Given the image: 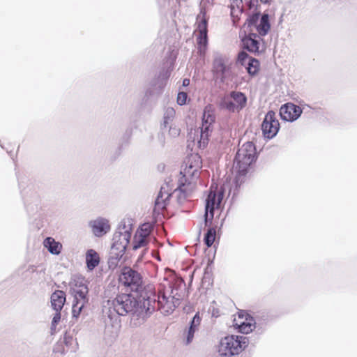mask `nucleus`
Wrapping results in <instances>:
<instances>
[{
  "label": "nucleus",
  "mask_w": 357,
  "mask_h": 357,
  "mask_svg": "<svg viewBox=\"0 0 357 357\" xmlns=\"http://www.w3.org/2000/svg\"><path fill=\"white\" fill-rule=\"evenodd\" d=\"M202 167V158L198 154H190L188 156L185 167L179 174L178 186L174 191L178 202L185 201L196 190Z\"/></svg>",
  "instance_id": "nucleus-1"
},
{
  "label": "nucleus",
  "mask_w": 357,
  "mask_h": 357,
  "mask_svg": "<svg viewBox=\"0 0 357 357\" xmlns=\"http://www.w3.org/2000/svg\"><path fill=\"white\" fill-rule=\"evenodd\" d=\"M141 296L143 298V307L150 312L158 310L163 314H169L179 304V298H175L174 296H167L165 293L161 291L156 294L152 286L145 287Z\"/></svg>",
  "instance_id": "nucleus-2"
},
{
  "label": "nucleus",
  "mask_w": 357,
  "mask_h": 357,
  "mask_svg": "<svg viewBox=\"0 0 357 357\" xmlns=\"http://www.w3.org/2000/svg\"><path fill=\"white\" fill-rule=\"evenodd\" d=\"M256 158V147L252 142L244 143L238 149L233 166L234 182L236 186H240L245 181L249 167Z\"/></svg>",
  "instance_id": "nucleus-3"
},
{
  "label": "nucleus",
  "mask_w": 357,
  "mask_h": 357,
  "mask_svg": "<svg viewBox=\"0 0 357 357\" xmlns=\"http://www.w3.org/2000/svg\"><path fill=\"white\" fill-rule=\"evenodd\" d=\"M137 305L136 298L130 294H121L113 300H108L103 306V312L108 314L111 319L114 317L116 319L119 316L126 315L133 311Z\"/></svg>",
  "instance_id": "nucleus-4"
},
{
  "label": "nucleus",
  "mask_w": 357,
  "mask_h": 357,
  "mask_svg": "<svg viewBox=\"0 0 357 357\" xmlns=\"http://www.w3.org/2000/svg\"><path fill=\"white\" fill-rule=\"evenodd\" d=\"M119 286L130 291H137L142 285V276L130 266H123L118 277Z\"/></svg>",
  "instance_id": "nucleus-5"
},
{
  "label": "nucleus",
  "mask_w": 357,
  "mask_h": 357,
  "mask_svg": "<svg viewBox=\"0 0 357 357\" xmlns=\"http://www.w3.org/2000/svg\"><path fill=\"white\" fill-rule=\"evenodd\" d=\"M247 345V337L238 335H229L222 339L220 342V351L225 355H235L241 352Z\"/></svg>",
  "instance_id": "nucleus-6"
},
{
  "label": "nucleus",
  "mask_w": 357,
  "mask_h": 357,
  "mask_svg": "<svg viewBox=\"0 0 357 357\" xmlns=\"http://www.w3.org/2000/svg\"><path fill=\"white\" fill-rule=\"evenodd\" d=\"M224 197V191L222 188L218 189L217 186H211L207 198L206 199L205 222L212 220L214 215V210L220 207L221 202Z\"/></svg>",
  "instance_id": "nucleus-7"
},
{
  "label": "nucleus",
  "mask_w": 357,
  "mask_h": 357,
  "mask_svg": "<svg viewBox=\"0 0 357 357\" xmlns=\"http://www.w3.org/2000/svg\"><path fill=\"white\" fill-rule=\"evenodd\" d=\"M247 104L246 96L240 91H231L229 95L225 96L221 101L222 108L229 112H239Z\"/></svg>",
  "instance_id": "nucleus-8"
},
{
  "label": "nucleus",
  "mask_w": 357,
  "mask_h": 357,
  "mask_svg": "<svg viewBox=\"0 0 357 357\" xmlns=\"http://www.w3.org/2000/svg\"><path fill=\"white\" fill-rule=\"evenodd\" d=\"M153 230V226L149 222L142 224L136 231L132 243L133 250H137L142 248L145 253L148 250V245L151 241V233Z\"/></svg>",
  "instance_id": "nucleus-9"
},
{
  "label": "nucleus",
  "mask_w": 357,
  "mask_h": 357,
  "mask_svg": "<svg viewBox=\"0 0 357 357\" xmlns=\"http://www.w3.org/2000/svg\"><path fill=\"white\" fill-rule=\"evenodd\" d=\"M195 35L198 50L200 54H204L208 45V22L204 16L198 19Z\"/></svg>",
  "instance_id": "nucleus-10"
},
{
  "label": "nucleus",
  "mask_w": 357,
  "mask_h": 357,
  "mask_svg": "<svg viewBox=\"0 0 357 357\" xmlns=\"http://www.w3.org/2000/svg\"><path fill=\"white\" fill-rule=\"evenodd\" d=\"M233 326L242 333L248 334L255 328V321L252 317L243 311L238 312L233 321Z\"/></svg>",
  "instance_id": "nucleus-11"
},
{
  "label": "nucleus",
  "mask_w": 357,
  "mask_h": 357,
  "mask_svg": "<svg viewBox=\"0 0 357 357\" xmlns=\"http://www.w3.org/2000/svg\"><path fill=\"white\" fill-rule=\"evenodd\" d=\"M280 128V123L276 118L275 113L269 111L265 116L261 124L264 135L267 138H273L276 135Z\"/></svg>",
  "instance_id": "nucleus-12"
},
{
  "label": "nucleus",
  "mask_w": 357,
  "mask_h": 357,
  "mask_svg": "<svg viewBox=\"0 0 357 357\" xmlns=\"http://www.w3.org/2000/svg\"><path fill=\"white\" fill-rule=\"evenodd\" d=\"M172 194L169 192L168 185L165 184L160 188V190L156 197L155 202V206L153 208V213L155 215H164V211L166 209V206L169 204V197Z\"/></svg>",
  "instance_id": "nucleus-13"
},
{
  "label": "nucleus",
  "mask_w": 357,
  "mask_h": 357,
  "mask_svg": "<svg viewBox=\"0 0 357 357\" xmlns=\"http://www.w3.org/2000/svg\"><path fill=\"white\" fill-rule=\"evenodd\" d=\"M302 112L301 107L291 102H287L281 106L280 115L285 121H294L301 116Z\"/></svg>",
  "instance_id": "nucleus-14"
},
{
  "label": "nucleus",
  "mask_w": 357,
  "mask_h": 357,
  "mask_svg": "<svg viewBox=\"0 0 357 357\" xmlns=\"http://www.w3.org/2000/svg\"><path fill=\"white\" fill-rule=\"evenodd\" d=\"M214 111L211 105H207L204 110L203 123L201 131V139H207L210 126L215 122Z\"/></svg>",
  "instance_id": "nucleus-15"
},
{
  "label": "nucleus",
  "mask_w": 357,
  "mask_h": 357,
  "mask_svg": "<svg viewBox=\"0 0 357 357\" xmlns=\"http://www.w3.org/2000/svg\"><path fill=\"white\" fill-rule=\"evenodd\" d=\"M261 38L256 33H250L242 39L243 48L252 53H259L260 50Z\"/></svg>",
  "instance_id": "nucleus-16"
},
{
  "label": "nucleus",
  "mask_w": 357,
  "mask_h": 357,
  "mask_svg": "<svg viewBox=\"0 0 357 357\" xmlns=\"http://www.w3.org/2000/svg\"><path fill=\"white\" fill-rule=\"evenodd\" d=\"M90 226L93 234L98 237L104 236L110 230L109 221L102 218L91 221Z\"/></svg>",
  "instance_id": "nucleus-17"
},
{
  "label": "nucleus",
  "mask_w": 357,
  "mask_h": 357,
  "mask_svg": "<svg viewBox=\"0 0 357 357\" xmlns=\"http://www.w3.org/2000/svg\"><path fill=\"white\" fill-rule=\"evenodd\" d=\"M124 255V251H121V250H119L116 247L112 245L109 251V256L107 260L109 268L112 270L116 268Z\"/></svg>",
  "instance_id": "nucleus-18"
},
{
  "label": "nucleus",
  "mask_w": 357,
  "mask_h": 357,
  "mask_svg": "<svg viewBox=\"0 0 357 357\" xmlns=\"http://www.w3.org/2000/svg\"><path fill=\"white\" fill-rule=\"evenodd\" d=\"M66 302V294L61 290L55 291L51 296V304L56 312H61Z\"/></svg>",
  "instance_id": "nucleus-19"
},
{
  "label": "nucleus",
  "mask_w": 357,
  "mask_h": 357,
  "mask_svg": "<svg viewBox=\"0 0 357 357\" xmlns=\"http://www.w3.org/2000/svg\"><path fill=\"white\" fill-rule=\"evenodd\" d=\"M129 242L130 235L126 233L120 232L114 234L113 237V243L112 245L126 252Z\"/></svg>",
  "instance_id": "nucleus-20"
},
{
  "label": "nucleus",
  "mask_w": 357,
  "mask_h": 357,
  "mask_svg": "<svg viewBox=\"0 0 357 357\" xmlns=\"http://www.w3.org/2000/svg\"><path fill=\"white\" fill-rule=\"evenodd\" d=\"M100 261V256L96 250L93 249L87 250L86 253V262L89 270H93L99 265Z\"/></svg>",
  "instance_id": "nucleus-21"
},
{
  "label": "nucleus",
  "mask_w": 357,
  "mask_h": 357,
  "mask_svg": "<svg viewBox=\"0 0 357 357\" xmlns=\"http://www.w3.org/2000/svg\"><path fill=\"white\" fill-rule=\"evenodd\" d=\"M43 245L53 255H59L61 252L62 245L52 237H47L44 240Z\"/></svg>",
  "instance_id": "nucleus-22"
},
{
  "label": "nucleus",
  "mask_w": 357,
  "mask_h": 357,
  "mask_svg": "<svg viewBox=\"0 0 357 357\" xmlns=\"http://www.w3.org/2000/svg\"><path fill=\"white\" fill-rule=\"evenodd\" d=\"M201 323V317L199 314V312H197L193 317L191 325L189 328V330L187 333V339H186V343L189 344L191 342V341L193 339L194 333L195 331L197 329L198 326H199Z\"/></svg>",
  "instance_id": "nucleus-23"
},
{
  "label": "nucleus",
  "mask_w": 357,
  "mask_h": 357,
  "mask_svg": "<svg viewBox=\"0 0 357 357\" xmlns=\"http://www.w3.org/2000/svg\"><path fill=\"white\" fill-rule=\"evenodd\" d=\"M269 29L270 24L268 22V17L267 15H264L260 20L259 24L257 26V30L259 35L265 36Z\"/></svg>",
  "instance_id": "nucleus-24"
},
{
  "label": "nucleus",
  "mask_w": 357,
  "mask_h": 357,
  "mask_svg": "<svg viewBox=\"0 0 357 357\" xmlns=\"http://www.w3.org/2000/svg\"><path fill=\"white\" fill-rule=\"evenodd\" d=\"M73 292L75 301L84 300L87 302L86 294L88 293V288L86 285L82 284L74 288Z\"/></svg>",
  "instance_id": "nucleus-25"
},
{
  "label": "nucleus",
  "mask_w": 357,
  "mask_h": 357,
  "mask_svg": "<svg viewBox=\"0 0 357 357\" xmlns=\"http://www.w3.org/2000/svg\"><path fill=\"white\" fill-rule=\"evenodd\" d=\"M245 68L250 75H255L257 74L259 70V61L255 58H252L248 61V65L245 66Z\"/></svg>",
  "instance_id": "nucleus-26"
},
{
  "label": "nucleus",
  "mask_w": 357,
  "mask_h": 357,
  "mask_svg": "<svg viewBox=\"0 0 357 357\" xmlns=\"http://www.w3.org/2000/svg\"><path fill=\"white\" fill-rule=\"evenodd\" d=\"M216 231L215 228H209L204 236V243L207 247H211L215 239Z\"/></svg>",
  "instance_id": "nucleus-27"
},
{
  "label": "nucleus",
  "mask_w": 357,
  "mask_h": 357,
  "mask_svg": "<svg viewBox=\"0 0 357 357\" xmlns=\"http://www.w3.org/2000/svg\"><path fill=\"white\" fill-rule=\"evenodd\" d=\"M86 301H76V303L73 304V309H72V313L73 317H77L82 308L84 307V305L86 304Z\"/></svg>",
  "instance_id": "nucleus-28"
},
{
  "label": "nucleus",
  "mask_w": 357,
  "mask_h": 357,
  "mask_svg": "<svg viewBox=\"0 0 357 357\" xmlns=\"http://www.w3.org/2000/svg\"><path fill=\"white\" fill-rule=\"evenodd\" d=\"M252 58V57L250 56L246 52L242 51L238 54L237 62L241 66H246L248 61Z\"/></svg>",
  "instance_id": "nucleus-29"
},
{
  "label": "nucleus",
  "mask_w": 357,
  "mask_h": 357,
  "mask_svg": "<svg viewBox=\"0 0 357 357\" xmlns=\"http://www.w3.org/2000/svg\"><path fill=\"white\" fill-rule=\"evenodd\" d=\"M188 95L185 92H179L177 96V102L180 105H183L186 103Z\"/></svg>",
  "instance_id": "nucleus-30"
},
{
  "label": "nucleus",
  "mask_w": 357,
  "mask_h": 357,
  "mask_svg": "<svg viewBox=\"0 0 357 357\" xmlns=\"http://www.w3.org/2000/svg\"><path fill=\"white\" fill-rule=\"evenodd\" d=\"M61 319V313L60 312H56V314H54L53 319H52V326H55Z\"/></svg>",
  "instance_id": "nucleus-31"
},
{
  "label": "nucleus",
  "mask_w": 357,
  "mask_h": 357,
  "mask_svg": "<svg viewBox=\"0 0 357 357\" xmlns=\"http://www.w3.org/2000/svg\"><path fill=\"white\" fill-rule=\"evenodd\" d=\"M190 84V79H184L183 80V86H188Z\"/></svg>",
  "instance_id": "nucleus-32"
},
{
  "label": "nucleus",
  "mask_w": 357,
  "mask_h": 357,
  "mask_svg": "<svg viewBox=\"0 0 357 357\" xmlns=\"http://www.w3.org/2000/svg\"><path fill=\"white\" fill-rule=\"evenodd\" d=\"M119 322H120V321L119 320V322L116 323V327L115 328V333H116V335H117V333H118V332L119 331V328H120Z\"/></svg>",
  "instance_id": "nucleus-33"
},
{
  "label": "nucleus",
  "mask_w": 357,
  "mask_h": 357,
  "mask_svg": "<svg viewBox=\"0 0 357 357\" xmlns=\"http://www.w3.org/2000/svg\"><path fill=\"white\" fill-rule=\"evenodd\" d=\"M169 113H170V114H174V111L172 109L169 111Z\"/></svg>",
  "instance_id": "nucleus-34"
},
{
  "label": "nucleus",
  "mask_w": 357,
  "mask_h": 357,
  "mask_svg": "<svg viewBox=\"0 0 357 357\" xmlns=\"http://www.w3.org/2000/svg\"><path fill=\"white\" fill-rule=\"evenodd\" d=\"M164 123H165V125H166V124H167V123H168L167 120V119H165V121H164Z\"/></svg>",
  "instance_id": "nucleus-35"
},
{
  "label": "nucleus",
  "mask_w": 357,
  "mask_h": 357,
  "mask_svg": "<svg viewBox=\"0 0 357 357\" xmlns=\"http://www.w3.org/2000/svg\"><path fill=\"white\" fill-rule=\"evenodd\" d=\"M231 10H233V9H234V6H233V5H231Z\"/></svg>",
  "instance_id": "nucleus-36"
},
{
  "label": "nucleus",
  "mask_w": 357,
  "mask_h": 357,
  "mask_svg": "<svg viewBox=\"0 0 357 357\" xmlns=\"http://www.w3.org/2000/svg\"><path fill=\"white\" fill-rule=\"evenodd\" d=\"M240 3H241V0H239Z\"/></svg>",
  "instance_id": "nucleus-37"
}]
</instances>
